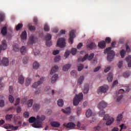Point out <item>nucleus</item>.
<instances>
[{"label":"nucleus","instance_id":"nucleus-20","mask_svg":"<svg viewBox=\"0 0 131 131\" xmlns=\"http://www.w3.org/2000/svg\"><path fill=\"white\" fill-rule=\"evenodd\" d=\"M4 99H5V97L3 95H0V107L5 106V101Z\"/></svg>","mask_w":131,"mask_h":131},{"label":"nucleus","instance_id":"nucleus-37","mask_svg":"<svg viewBox=\"0 0 131 131\" xmlns=\"http://www.w3.org/2000/svg\"><path fill=\"white\" fill-rule=\"evenodd\" d=\"M57 104L59 107H63V105H64V101L62 99H59L57 101Z\"/></svg>","mask_w":131,"mask_h":131},{"label":"nucleus","instance_id":"nucleus-45","mask_svg":"<svg viewBox=\"0 0 131 131\" xmlns=\"http://www.w3.org/2000/svg\"><path fill=\"white\" fill-rule=\"evenodd\" d=\"M13 117V115H7L6 116V120H8L9 121H11V119Z\"/></svg>","mask_w":131,"mask_h":131},{"label":"nucleus","instance_id":"nucleus-27","mask_svg":"<svg viewBox=\"0 0 131 131\" xmlns=\"http://www.w3.org/2000/svg\"><path fill=\"white\" fill-rule=\"evenodd\" d=\"M20 53L21 54H22V55H25V54H26V53H27V49H26L25 46H23L20 48Z\"/></svg>","mask_w":131,"mask_h":131},{"label":"nucleus","instance_id":"nucleus-7","mask_svg":"<svg viewBox=\"0 0 131 131\" xmlns=\"http://www.w3.org/2000/svg\"><path fill=\"white\" fill-rule=\"evenodd\" d=\"M45 39L46 40V46L47 47H51L52 46V41L51 39H52V35L48 33L45 36Z\"/></svg>","mask_w":131,"mask_h":131},{"label":"nucleus","instance_id":"nucleus-10","mask_svg":"<svg viewBox=\"0 0 131 131\" xmlns=\"http://www.w3.org/2000/svg\"><path fill=\"white\" fill-rule=\"evenodd\" d=\"M74 37H75V33L74 32V30H72L70 32V38L69 39V43H71V45L73 43Z\"/></svg>","mask_w":131,"mask_h":131},{"label":"nucleus","instance_id":"nucleus-17","mask_svg":"<svg viewBox=\"0 0 131 131\" xmlns=\"http://www.w3.org/2000/svg\"><path fill=\"white\" fill-rule=\"evenodd\" d=\"M2 62L4 66H9V59L8 58L4 57Z\"/></svg>","mask_w":131,"mask_h":131},{"label":"nucleus","instance_id":"nucleus-48","mask_svg":"<svg viewBox=\"0 0 131 131\" xmlns=\"http://www.w3.org/2000/svg\"><path fill=\"white\" fill-rule=\"evenodd\" d=\"M84 67V66H83V64H79L78 66V71H81V70H82V69H83Z\"/></svg>","mask_w":131,"mask_h":131},{"label":"nucleus","instance_id":"nucleus-64","mask_svg":"<svg viewBox=\"0 0 131 131\" xmlns=\"http://www.w3.org/2000/svg\"><path fill=\"white\" fill-rule=\"evenodd\" d=\"M9 93L10 94H13V87L12 86H9Z\"/></svg>","mask_w":131,"mask_h":131},{"label":"nucleus","instance_id":"nucleus-50","mask_svg":"<svg viewBox=\"0 0 131 131\" xmlns=\"http://www.w3.org/2000/svg\"><path fill=\"white\" fill-rule=\"evenodd\" d=\"M61 60V56L58 55L55 57L54 62H59Z\"/></svg>","mask_w":131,"mask_h":131},{"label":"nucleus","instance_id":"nucleus-58","mask_svg":"<svg viewBox=\"0 0 131 131\" xmlns=\"http://www.w3.org/2000/svg\"><path fill=\"white\" fill-rule=\"evenodd\" d=\"M20 103V98H17L16 100L15 101V106H17V105L19 104Z\"/></svg>","mask_w":131,"mask_h":131},{"label":"nucleus","instance_id":"nucleus-42","mask_svg":"<svg viewBox=\"0 0 131 131\" xmlns=\"http://www.w3.org/2000/svg\"><path fill=\"white\" fill-rule=\"evenodd\" d=\"M9 100L10 103H13L14 101H15V98H14V97L12 95H9Z\"/></svg>","mask_w":131,"mask_h":131},{"label":"nucleus","instance_id":"nucleus-36","mask_svg":"<svg viewBox=\"0 0 131 131\" xmlns=\"http://www.w3.org/2000/svg\"><path fill=\"white\" fill-rule=\"evenodd\" d=\"M39 67V63L37 62V61H35L33 64V68L34 69H38V68Z\"/></svg>","mask_w":131,"mask_h":131},{"label":"nucleus","instance_id":"nucleus-13","mask_svg":"<svg viewBox=\"0 0 131 131\" xmlns=\"http://www.w3.org/2000/svg\"><path fill=\"white\" fill-rule=\"evenodd\" d=\"M7 41L6 40H3L2 42V45H0V54L2 52V50L5 51L7 49Z\"/></svg>","mask_w":131,"mask_h":131},{"label":"nucleus","instance_id":"nucleus-57","mask_svg":"<svg viewBox=\"0 0 131 131\" xmlns=\"http://www.w3.org/2000/svg\"><path fill=\"white\" fill-rule=\"evenodd\" d=\"M123 64V61H119V63H118V67L119 68H121V67H122Z\"/></svg>","mask_w":131,"mask_h":131},{"label":"nucleus","instance_id":"nucleus-32","mask_svg":"<svg viewBox=\"0 0 131 131\" xmlns=\"http://www.w3.org/2000/svg\"><path fill=\"white\" fill-rule=\"evenodd\" d=\"M84 80V77L83 76H80L78 79V84H82V82Z\"/></svg>","mask_w":131,"mask_h":131},{"label":"nucleus","instance_id":"nucleus-53","mask_svg":"<svg viewBox=\"0 0 131 131\" xmlns=\"http://www.w3.org/2000/svg\"><path fill=\"white\" fill-rule=\"evenodd\" d=\"M24 116L25 118H28L29 117V113L28 112H25L24 113Z\"/></svg>","mask_w":131,"mask_h":131},{"label":"nucleus","instance_id":"nucleus-49","mask_svg":"<svg viewBox=\"0 0 131 131\" xmlns=\"http://www.w3.org/2000/svg\"><path fill=\"white\" fill-rule=\"evenodd\" d=\"M5 20V14L3 13H0V22H3Z\"/></svg>","mask_w":131,"mask_h":131},{"label":"nucleus","instance_id":"nucleus-6","mask_svg":"<svg viewBox=\"0 0 131 131\" xmlns=\"http://www.w3.org/2000/svg\"><path fill=\"white\" fill-rule=\"evenodd\" d=\"M66 45V42H65V38H60L57 42V45L60 48H64Z\"/></svg>","mask_w":131,"mask_h":131},{"label":"nucleus","instance_id":"nucleus-29","mask_svg":"<svg viewBox=\"0 0 131 131\" xmlns=\"http://www.w3.org/2000/svg\"><path fill=\"white\" fill-rule=\"evenodd\" d=\"M13 50L14 51V52H19V51H20V48L19 47V45H18V44L13 45Z\"/></svg>","mask_w":131,"mask_h":131},{"label":"nucleus","instance_id":"nucleus-11","mask_svg":"<svg viewBox=\"0 0 131 131\" xmlns=\"http://www.w3.org/2000/svg\"><path fill=\"white\" fill-rule=\"evenodd\" d=\"M45 81V78L43 77H41L40 78V80H38L37 82H35L33 84V88H34V89H36V88H37V86H38V85H40V84H41V83H42V82H43Z\"/></svg>","mask_w":131,"mask_h":131},{"label":"nucleus","instance_id":"nucleus-56","mask_svg":"<svg viewBox=\"0 0 131 131\" xmlns=\"http://www.w3.org/2000/svg\"><path fill=\"white\" fill-rule=\"evenodd\" d=\"M29 29L30 31H33V30H35V27L33 26H29Z\"/></svg>","mask_w":131,"mask_h":131},{"label":"nucleus","instance_id":"nucleus-26","mask_svg":"<svg viewBox=\"0 0 131 131\" xmlns=\"http://www.w3.org/2000/svg\"><path fill=\"white\" fill-rule=\"evenodd\" d=\"M24 77L22 75H19L18 77V82L19 83H20V84H23V83H24Z\"/></svg>","mask_w":131,"mask_h":131},{"label":"nucleus","instance_id":"nucleus-15","mask_svg":"<svg viewBox=\"0 0 131 131\" xmlns=\"http://www.w3.org/2000/svg\"><path fill=\"white\" fill-rule=\"evenodd\" d=\"M107 107V103L105 101L100 102L98 105V108L99 109H103V108H106Z\"/></svg>","mask_w":131,"mask_h":131},{"label":"nucleus","instance_id":"nucleus-43","mask_svg":"<svg viewBox=\"0 0 131 131\" xmlns=\"http://www.w3.org/2000/svg\"><path fill=\"white\" fill-rule=\"evenodd\" d=\"M22 27H23V24H18L16 26V30H17V31H18V30H20V29H21V28H22Z\"/></svg>","mask_w":131,"mask_h":131},{"label":"nucleus","instance_id":"nucleus-59","mask_svg":"<svg viewBox=\"0 0 131 131\" xmlns=\"http://www.w3.org/2000/svg\"><path fill=\"white\" fill-rule=\"evenodd\" d=\"M69 55H70V53L69 52V51H66L64 54V57H66V58H68V56H69Z\"/></svg>","mask_w":131,"mask_h":131},{"label":"nucleus","instance_id":"nucleus-4","mask_svg":"<svg viewBox=\"0 0 131 131\" xmlns=\"http://www.w3.org/2000/svg\"><path fill=\"white\" fill-rule=\"evenodd\" d=\"M95 57V54L91 53L89 56V54H86L84 57L79 58L78 59V62H84L86 59H88L89 61L92 60L93 58Z\"/></svg>","mask_w":131,"mask_h":131},{"label":"nucleus","instance_id":"nucleus-30","mask_svg":"<svg viewBox=\"0 0 131 131\" xmlns=\"http://www.w3.org/2000/svg\"><path fill=\"white\" fill-rule=\"evenodd\" d=\"M114 121V119L113 118H110L109 119H107L106 122V125H111L113 122Z\"/></svg>","mask_w":131,"mask_h":131},{"label":"nucleus","instance_id":"nucleus-39","mask_svg":"<svg viewBox=\"0 0 131 131\" xmlns=\"http://www.w3.org/2000/svg\"><path fill=\"white\" fill-rule=\"evenodd\" d=\"M30 83H31V79L29 78H27L26 79V86H28Z\"/></svg>","mask_w":131,"mask_h":131},{"label":"nucleus","instance_id":"nucleus-21","mask_svg":"<svg viewBox=\"0 0 131 131\" xmlns=\"http://www.w3.org/2000/svg\"><path fill=\"white\" fill-rule=\"evenodd\" d=\"M58 69H59V67H58V66H55L53 67L51 70L50 74L51 75L54 74L55 72H57V71H58Z\"/></svg>","mask_w":131,"mask_h":131},{"label":"nucleus","instance_id":"nucleus-33","mask_svg":"<svg viewBox=\"0 0 131 131\" xmlns=\"http://www.w3.org/2000/svg\"><path fill=\"white\" fill-rule=\"evenodd\" d=\"M125 60L128 63V67H131V56H128V57H127L125 59Z\"/></svg>","mask_w":131,"mask_h":131},{"label":"nucleus","instance_id":"nucleus-44","mask_svg":"<svg viewBox=\"0 0 131 131\" xmlns=\"http://www.w3.org/2000/svg\"><path fill=\"white\" fill-rule=\"evenodd\" d=\"M71 75L74 76V77L75 78H76V77H77L76 71H75V70L72 71L71 72Z\"/></svg>","mask_w":131,"mask_h":131},{"label":"nucleus","instance_id":"nucleus-14","mask_svg":"<svg viewBox=\"0 0 131 131\" xmlns=\"http://www.w3.org/2000/svg\"><path fill=\"white\" fill-rule=\"evenodd\" d=\"M86 48L90 50H95L97 48V45L95 42H91L86 45Z\"/></svg>","mask_w":131,"mask_h":131},{"label":"nucleus","instance_id":"nucleus-61","mask_svg":"<svg viewBox=\"0 0 131 131\" xmlns=\"http://www.w3.org/2000/svg\"><path fill=\"white\" fill-rule=\"evenodd\" d=\"M120 127L121 128L120 131H121L122 129H125V128H126V126H125L124 124L121 125Z\"/></svg>","mask_w":131,"mask_h":131},{"label":"nucleus","instance_id":"nucleus-2","mask_svg":"<svg viewBox=\"0 0 131 131\" xmlns=\"http://www.w3.org/2000/svg\"><path fill=\"white\" fill-rule=\"evenodd\" d=\"M112 47H108L105 49V52L107 53V61L108 62H112L114 59V56H115V52L113 50H111Z\"/></svg>","mask_w":131,"mask_h":131},{"label":"nucleus","instance_id":"nucleus-12","mask_svg":"<svg viewBox=\"0 0 131 131\" xmlns=\"http://www.w3.org/2000/svg\"><path fill=\"white\" fill-rule=\"evenodd\" d=\"M4 128L6 129H10L12 128V130H17L19 128V126H14L10 124H7L4 126Z\"/></svg>","mask_w":131,"mask_h":131},{"label":"nucleus","instance_id":"nucleus-63","mask_svg":"<svg viewBox=\"0 0 131 131\" xmlns=\"http://www.w3.org/2000/svg\"><path fill=\"white\" fill-rule=\"evenodd\" d=\"M59 52L60 50H54L53 51V55H58Z\"/></svg>","mask_w":131,"mask_h":131},{"label":"nucleus","instance_id":"nucleus-54","mask_svg":"<svg viewBox=\"0 0 131 131\" xmlns=\"http://www.w3.org/2000/svg\"><path fill=\"white\" fill-rule=\"evenodd\" d=\"M105 42L107 43H110V42H111V38L110 37H107L105 38Z\"/></svg>","mask_w":131,"mask_h":131},{"label":"nucleus","instance_id":"nucleus-62","mask_svg":"<svg viewBox=\"0 0 131 131\" xmlns=\"http://www.w3.org/2000/svg\"><path fill=\"white\" fill-rule=\"evenodd\" d=\"M35 56H37V55H39V51L38 50H34L33 51Z\"/></svg>","mask_w":131,"mask_h":131},{"label":"nucleus","instance_id":"nucleus-55","mask_svg":"<svg viewBox=\"0 0 131 131\" xmlns=\"http://www.w3.org/2000/svg\"><path fill=\"white\" fill-rule=\"evenodd\" d=\"M130 75V74H129V73H124L123 74V76H124V77H125V78H127V77H128V76H129Z\"/></svg>","mask_w":131,"mask_h":131},{"label":"nucleus","instance_id":"nucleus-60","mask_svg":"<svg viewBox=\"0 0 131 131\" xmlns=\"http://www.w3.org/2000/svg\"><path fill=\"white\" fill-rule=\"evenodd\" d=\"M28 62V59L27 57L24 58V59H23L24 64H27Z\"/></svg>","mask_w":131,"mask_h":131},{"label":"nucleus","instance_id":"nucleus-47","mask_svg":"<svg viewBox=\"0 0 131 131\" xmlns=\"http://www.w3.org/2000/svg\"><path fill=\"white\" fill-rule=\"evenodd\" d=\"M121 58H124L125 56V50L124 49L120 51Z\"/></svg>","mask_w":131,"mask_h":131},{"label":"nucleus","instance_id":"nucleus-28","mask_svg":"<svg viewBox=\"0 0 131 131\" xmlns=\"http://www.w3.org/2000/svg\"><path fill=\"white\" fill-rule=\"evenodd\" d=\"M57 79H58V74H55L52 77V80H51L52 83H54L55 82L57 81Z\"/></svg>","mask_w":131,"mask_h":131},{"label":"nucleus","instance_id":"nucleus-41","mask_svg":"<svg viewBox=\"0 0 131 131\" xmlns=\"http://www.w3.org/2000/svg\"><path fill=\"white\" fill-rule=\"evenodd\" d=\"M32 104H33V100L30 99L27 102L28 107H32Z\"/></svg>","mask_w":131,"mask_h":131},{"label":"nucleus","instance_id":"nucleus-5","mask_svg":"<svg viewBox=\"0 0 131 131\" xmlns=\"http://www.w3.org/2000/svg\"><path fill=\"white\" fill-rule=\"evenodd\" d=\"M109 90V86L108 85L101 86L98 89L97 93L99 95L102 94V93H107V91Z\"/></svg>","mask_w":131,"mask_h":131},{"label":"nucleus","instance_id":"nucleus-8","mask_svg":"<svg viewBox=\"0 0 131 131\" xmlns=\"http://www.w3.org/2000/svg\"><path fill=\"white\" fill-rule=\"evenodd\" d=\"M99 114L100 117H103V120H107L108 119L111 118L110 117H109V115H105L104 110H101L99 112Z\"/></svg>","mask_w":131,"mask_h":131},{"label":"nucleus","instance_id":"nucleus-34","mask_svg":"<svg viewBox=\"0 0 131 131\" xmlns=\"http://www.w3.org/2000/svg\"><path fill=\"white\" fill-rule=\"evenodd\" d=\"M1 33L3 35H6L7 33V27H4L1 30Z\"/></svg>","mask_w":131,"mask_h":131},{"label":"nucleus","instance_id":"nucleus-1","mask_svg":"<svg viewBox=\"0 0 131 131\" xmlns=\"http://www.w3.org/2000/svg\"><path fill=\"white\" fill-rule=\"evenodd\" d=\"M45 119L46 116L45 115L37 116L36 118L31 117L29 119V122L30 123H33L32 124L33 127L39 128V127H42V126L40 123H41Z\"/></svg>","mask_w":131,"mask_h":131},{"label":"nucleus","instance_id":"nucleus-31","mask_svg":"<svg viewBox=\"0 0 131 131\" xmlns=\"http://www.w3.org/2000/svg\"><path fill=\"white\" fill-rule=\"evenodd\" d=\"M71 110L70 107H69L66 108V110L62 109V111L63 113H65V114H70Z\"/></svg>","mask_w":131,"mask_h":131},{"label":"nucleus","instance_id":"nucleus-35","mask_svg":"<svg viewBox=\"0 0 131 131\" xmlns=\"http://www.w3.org/2000/svg\"><path fill=\"white\" fill-rule=\"evenodd\" d=\"M70 67H71V64H68L64 66H63V71H68L69 70V69L70 68Z\"/></svg>","mask_w":131,"mask_h":131},{"label":"nucleus","instance_id":"nucleus-40","mask_svg":"<svg viewBox=\"0 0 131 131\" xmlns=\"http://www.w3.org/2000/svg\"><path fill=\"white\" fill-rule=\"evenodd\" d=\"M91 116H92V110H91L90 109H89L86 112V116L89 118V117H90Z\"/></svg>","mask_w":131,"mask_h":131},{"label":"nucleus","instance_id":"nucleus-9","mask_svg":"<svg viewBox=\"0 0 131 131\" xmlns=\"http://www.w3.org/2000/svg\"><path fill=\"white\" fill-rule=\"evenodd\" d=\"M122 93H124V90L123 89H120L119 91L116 93V96L117 97V102H119V101L123 98L122 94L120 95V94H122Z\"/></svg>","mask_w":131,"mask_h":131},{"label":"nucleus","instance_id":"nucleus-38","mask_svg":"<svg viewBox=\"0 0 131 131\" xmlns=\"http://www.w3.org/2000/svg\"><path fill=\"white\" fill-rule=\"evenodd\" d=\"M33 108L36 111H38L40 108V105L38 104H34Z\"/></svg>","mask_w":131,"mask_h":131},{"label":"nucleus","instance_id":"nucleus-23","mask_svg":"<svg viewBox=\"0 0 131 131\" xmlns=\"http://www.w3.org/2000/svg\"><path fill=\"white\" fill-rule=\"evenodd\" d=\"M89 91V84H85L84 86L83 93L84 94H88Z\"/></svg>","mask_w":131,"mask_h":131},{"label":"nucleus","instance_id":"nucleus-52","mask_svg":"<svg viewBox=\"0 0 131 131\" xmlns=\"http://www.w3.org/2000/svg\"><path fill=\"white\" fill-rule=\"evenodd\" d=\"M77 52V49H76L75 48H73L71 50V53H72V55H76Z\"/></svg>","mask_w":131,"mask_h":131},{"label":"nucleus","instance_id":"nucleus-16","mask_svg":"<svg viewBox=\"0 0 131 131\" xmlns=\"http://www.w3.org/2000/svg\"><path fill=\"white\" fill-rule=\"evenodd\" d=\"M63 126L67 127V128H73L75 127V124L73 122L68 123L67 125L66 124H63Z\"/></svg>","mask_w":131,"mask_h":131},{"label":"nucleus","instance_id":"nucleus-24","mask_svg":"<svg viewBox=\"0 0 131 131\" xmlns=\"http://www.w3.org/2000/svg\"><path fill=\"white\" fill-rule=\"evenodd\" d=\"M21 39H26L27 38V33L26 32V31H24L22 32L21 35H20Z\"/></svg>","mask_w":131,"mask_h":131},{"label":"nucleus","instance_id":"nucleus-51","mask_svg":"<svg viewBox=\"0 0 131 131\" xmlns=\"http://www.w3.org/2000/svg\"><path fill=\"white\" fill-rule=\"evenodd\" d=\"M44 30L45 31H50V27L47 24H46L44 26Z\"/></svg>","mask_w":131,"mask_h":131},{"label":"nucleus","instance_id":"nucleus-19","mask_svg":"<svg viewBox=\"0 0 131 131\" xmlns=\"http://www.w3.org/2000/svg\"><path fill=\"white\" fill-rule=\"evenodd\" d=\"M98 47L100 49H105L106 47V42L103 40L98 43Z\"/></svg>","mask_w":131,"mask_h":131},{"label":"nucleus","instance_id":"nucleus-3","mask_svg":"<svg viewBox=\"0 0 131 131\" xmlns=\"http://www.w3.org/2000/svg\"><path fill=\"white\" fill-rule=\"evenodd\" d=\"M83 98V94L80 93L79 95L76 96L75 98H74L73 104L74 106H77L79 104V102L82 100Z\"/></svg>","mask_w":131,"mask_h":131},{"label":"nucleus","instance_id":"nucleus-25","mask_svg":"<svg viewBox=\"0 0 131 131\" xmlns=\"http://www.w3.org/2000/svg\"><path fill=\"white\" fill-rule=\"evenodd\" d=\"M107 79L108 82H111L112 81L113 79V74L112 73H108Z\"/></svg>","mask_w":131,"mask_h":131},{"label":"nucleus","instance_id":"nucleus-46","mask_svg":"<svg viewBox=\"0 0 131 131\" xmlns=\"http://www.w3.org/2000/svg\"><path fill=\"white\" fill-rule=\"evenodd\" d=\"M123 116L121 114H119L117 117V121L119 122L122 119Z\"/></svg>","mask_w":131,"mask_h":131},{"label":"nucleus","instance_id":"nucleus-22","mask_svg":"<svg viewBox=\"0 0 131 131\" xmlns=\"http://www.w3.org/2000/svg\"><path fill=\"white\" fill-rule=\"evenodd\" d=\"M50 124L53 127H59L60 125L58 122H51Z\"/></svg>","mask_w":131,"mask_h":131},{"label":"nucleus","instance_id":"nucleus-18","mask_svg":"<svg viewBox=\"0 0 131 131\" xmlns=\"http://www.w3.org/2000/svg\"><path fill=\"white\" fill-rule=\"evenodd\" d=\"M35 42V38H34V36H31L29 37V41H28V45H33Z\"/></svg>","mask_w":131,"mask_h":131}]
</instances>
